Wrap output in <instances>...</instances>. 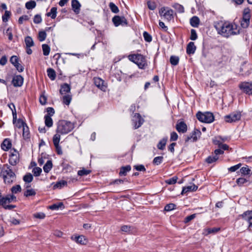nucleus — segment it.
<instances>
[{
	"instance_id": "44",
	"label": "nucleus",
	"mask_w": 252,
	"mask_h": 252,
	"mask_svg": "<svg viewBox=\"0 0 252 252\" xmlns=\"http://www.w3.org/2000/svg\"><path fill=\"white\" fill-rule=\"evenodd\" d=\"M25 6L28 9H32L35 7L36 2L34 1L31 0L26 2Z\"/></svg>"
},
{
	"instance_id": "5",
	"label": "nucleus",
	"mask_w": 252,
	"mask_h": 252,
	"mask_svg": "<svg viewBox=\"0 0 252 252\" xmlns=\"http://www.w3.org/2000/svg\"><path fill=\"white\" fill-rule=\"evenodd\" d=\"M196 117L200 122L205 123H211L214 121V115L210 112L204 113L198 112L196 114Z\"/></svg>"
},
{
	"instance_id": "29",
	"label": "nucleus",
	"mask_w": 252,
	"mask_h": 252,
	"mask_svg": "<svg viewBox=\"0 0 252 252\" xmlns=\"http://www.w3.org/2000/svg\"><path fill=\"white\" fill-rule=\"evenodd\" d=\"M57 8L55 7H52L50 12L47 13L46 15L48 17H51L52 19H55L57 16Z\"/></svg>"
},
{
	"instance_id": "18",
	"label": "nucleus",
	"mask_w": 252,
	"mask_h": 252,
	"mask_svg": "<svg viewBox=\"0 0 252 252\" xmlns=\"http://www.w3.org/2000/svg\"><path fill=\"white\" fill-rule=\"evenodd\" d=\"M196 47L194 42H190L187 47V53L189 55L193 54L195 52Z\"/></svg>"
},
{
	"instance_id": "41",
	"label": "nucleus",
	"mask_w": 252,
	"mask_h": 252,
	"mask_svg": "<svg viewBox=\"0 0 252 252\" xmlns=\"http://www.w3.org/2000/svg\"><path fill=\"white\" fill-rule=\"evenodd\" d=\"M173 7L176 10H177L178 11V12H179V13H183L184 12V7L179 4V3H174L173 5H172Z\"/></svg>"
},
{
	"instance_id": "56",
	"label": "nucleus",
	"mask_w": 252,
	"mask_h": 252,
	"mask_svg": "<svg viewBox=\"0 0 252 252\" xmlns=\"http://www.w3.org/2000/svg\"><path fill=\"white\" fill-rule=\"evenodd\" d=\"M242 164L241 163H239L238 164H236L234 166H231L228 168V170L230 172H233L236 171L237 170H238L239 168H240Z\"/></svg>"
},
{
	"instance_id": "55",
	"label": "nucleus",
	"mask_w": 252,
	"mask_h": 252,
	"mask_svg": "<svg viewBox=\"0 0 252 252\" xmlns=\"http://www.w3.org/2000/svg\"><path fill=\"white\" fill-rule=\"evenodd\" d=\"M41 172L42 169L40 167H34L32 169L33 175L36 177L39 176Z\"/></svg>"
},
{
	"instance_id": "7",
	"label": "nucleus",
	"mask_w": 252,
	"mask_h": 252,
	"mask_svg": "<svg viewBox=\"0 0 252 252\" xmlns=\"http://www.w3.org/2000/svg\"><path fill=\"white\" fill-rule=\"evenodd\" d=\"M239 89L244 93L252 95V81H244L239 85Z\"/></svg>"
},
{
	"instance_id": "26",
	"label": "nucleus",
	"mask_w": 252,
	"mask_h": 252,
	"mask_svg": "<svg viewBox=\"0 0 252 252\" xmlns=\"http://www.w3.org/2000/svg\"><path fill=\"white\" fill-rule=\"evenodd\" d=\"M48 76L51 80H54L56 78V72L55 70L51 68H48L47 70Z\"/></svg>"
},
{
	"instance_id": "57",
	"label": "nucleus",
	"mask_w": 252,
	"mask_h": 252,
	"mask_svg": "<svg viewBox=\"0 0 252 252\" xmlns=\"http://www.w3.org/2000/svg\"><path fill=\"white\" fill-rule=\"evenodd\" d=\"M71 98L69 95H65L63 96V102L67 105L70 103Z\"/></svg>"
},
{
	"instance_id": "16",
	"label": "nucleus",
	"mask_w": 252,
	"mask_h": 252,
	"mask_svg": "<svg viewBox=\"0 0 252 252\" xmlns=\"http://www.w3.org/2000/svg\"><path fill=\"white\" fill-rule=\"evenodd\" d=\"M176 128L179 132L184 133L187 131V126L184 122H180L176 124Z\"/></svg>"
},
{
	"instance_id": "37",
	"label": "nucleus",
	"mask_w": 252,
	"mask_h": 252,
	"mask_svg": "<svg viewBox=\"0 0 252 252\" xmlns=\"http://www.w3.org/2000/svg\"><path fill=\"white\" fill-rule=\"evenodd\" d=\"M240 172L244 175H250L251 174V170L248 168V166L242 167L240 169Z\"/></svg>"
},
{
	"instance_id": "24",
	"label": "nucleus",
	"mask_w": 252,
	"mask_h": 252,
	"mask_svg": "<svg viewBox=\"0 0 252 252\" xmlns=\"http://www.w3.org/2000/svg\"><path fill=\"white\" fill-rule=\"evenodd\" d=\"M131 170V167L130 165H126V166H123L121 168L119 175L120 176H126V173L129 172Z\"/></svg>"
},
{
	"instance_id": "8",
	"label": "nucleus",
	"mask_w": 252,
	"mask_h": 252,
	"mask_svg": "<svg viewBox=\"0 0 252 252\" xmlns=\"http://www.w3.org/2000/svg\"><path fill=\"white\" fill-rule=\"evenodd\" d=\"M241 117V114L240 112L236 111L225 116L224 117V120L226 122L233 123L240 120Z\"/></svg>"
},
{
	"instance_id": "39",
	"label": "nucleus",
	"mask_w": 252,
	"mask_h": 252,
	"mask_svg": "<svg viewBox=\"0 0 252 252\" xmlns=\"http://www.w3.org/2000/svg\"><path fill=\"white\" fill-rule=\"evenodd\" d=\"M23 180L25 183H30L33 180V176L31 173H27L23 177Z\"/></svg>"
},
{
	"instance_id": "13",
	"label": "nucleus",
	"mask_w": 252,
	"mask_h": 252,
	"mask_svg": "<svg viewBox=\"0 0 252 252\" xmlns=\"http://www.w3.org/2000/svg\"><path fill=\"white\" fill-rule=\"evenodd\" d=\"M249 223V226L252 227V211H248L239 216Z\"/></svg>"
},
{
	"instance_id": "30",
	"label": "nucleus",
	"mask_w": 252,
	"mask_h": 252,
	"mask_svg": "<svg viewBox=\"0 0 252 252\" xmlns=\"http://www.w3.org/2000/svg\"><path fill=\"white\" fill-rule=\"evenodd\" d=\"M67 185V182L66 181H63V180H61L60 181H59L58 182H57L53 186V189H57V188H59V189H61L63 187Z\"/></svg>"
},
{
	"instance_id": "54",
	"label": "nucleus",
	"mask_w": 252,
	"mask_h": 252,
	"mask_svg": "<svg viewBox=\"0 0 252 252\" xmlns=\"http://www.w3.org/2000/svg\"><path fill=\"white\" fill-rule=\"evenodd\" d=\"M178 178L177 177H173L171 178L167 179L165 181V183L168 185H173L177 182Z\"/></svg>"
},
{
	"instance_id": "20",
	"label": "nucleus",
	"mask_w": 252,
	"mask_h": 252,
	"mask_svg": "<svg viewBox=\"0 0 252 252\" xmlns=\"http://www.w3.org/2000/svg\"><path fill=\"white\" fill-rule=\"evenodd\" d=\"M11 147V143L8 139H5L1 144V149L5 151H8Z\"/></svg>"
},
{
	"instance_id": "23",
	"label": "nucleus",
	"mask_w": 252,
	"mask_h": 252,
	"mask_svg": "<svg viewBox=\"0 0 252 252\" xmlns=\"http://www.w3.org/2000/svg\"><path fill=\"white\" fill-rule=\"evenodd\" d=\"M8 105L9 108L12 111V115H13V123H14L17 119V113H16V111L15 105H14L13 103H10Z\"/></svg>"
},
{
	"instance_id": "35",
	"label": "nucleus",
	"mask_w": 252,
	"mask_h": 252,
	"mask_svg": "<svg viewBox=\"0 0 252 252\" xmlns=\"http://www.w3.org/2000/svg\"><path fill=\"white\" fill-rule=\"evenodd\" d=\"M25 42L26 45V47H31L34 45V42L32 39V37L29 36L26 37L25 39Z\"/></svg>"
},
{
	"instance_id": "2",
	"label": "nucleus",
	"mask_w": 252,
	"mask_h": 252,
	"mask_svg": "<svg viewBox=\"0 0 252 252\" xmlns=\"http://www.w3.org/2000/svg\"><path fill=\"white\" fill-rule=\"evenodd\" d=\"M0 176L2 177L5 184H11L15 180L16 175L12 171L9 165L4 164L2 167Z\"/></svg>"
},
{
	"instance_id": "60",
	"label": "nucleus",
	"mask_w": 252,
	"mask_h": 252,
	"mask_svg": "<svg viewBox=\"0 0 252 252\" xmlns=\"http://www.w3.org/2000/svg\"><path fill=\"white\" fill-rule=\"evenodd\" d=\"M21 191V188L20 185H16L13 186L11 188V191L13 193H17L18 192H20Z\"/></svg>"
},
{
	"instance_id": "19",
	"label": "nucleus",
	"mask_w": 252,
	"mask_h": 252,
	"mask_svg": "<svg viewBox=\"0 0 252 252\" xmlns=\"http://www.w3.org/2000/svg\"><path fill=\"white\" fill-rule=\"evenodd\" d=\"M198 187L194 184H192L190 186H189L186 187H184L182 191V194H183L186 192L189 191H193L197 190Z\"/></svg>"
},
{
	"instance_id": "32",
	"label": "nucleus",
	"mask_w": 252,
	"mask_h": 252,
	"mask_svg": "<svg viewBox=\"0 0 252 252\" xmlns=\"http://www.w3.org/2000/svg\"><path fill=\"white\" fill-rule=\"evenodd\" d=\"M52 168V162L51 160H48L43 166L44 171L48 173Z\"/></svg>"
},
{
	"instance_id": "1",
	"label": "nucleus",
	"mask_w": 252,
	"mask_h": 252,
	"mask_svg": "<svg viewBox=\"0 0 252 252\" xmlns=\"http://www.w3.org/2000/svg\"><path fill=\"white\" fill-rule=\"evenodd\" d=\"M215 28L219 34L226 38L240 33V29L237 25L227 22H218Z\"/></svg>"
},
{
	"instance_id": "36",
	"label": "nucleus",
	"mask_w": 252,
	"mask_h": 252,
	"mask_svg": "<svg viewBox=\"0 0 252 252\" xmlns=\"http://www.w3.org/2000/svg\"><path fill=\"white\" fill-rule=\"evenodd\" d=\"M14 124L15 125V126L18 128H23L27 124L24 122L21 119H19L18 120H16Z\"/></svg>"
},
{
	"instance_id": "14",
	"label": "nucleus",
	"mask_w": 252,
	"mask_h": 252,
	"mask_svg": "<svg viewBox=\"0 0 252 252\" xmlns=\"http://www.w3.org/2000/svg\"><path fill=\"white\" fill-rule=\"evenodd\" d=\"M19 154L15 151V153H11L9 158V163L11 165L14 166L19 162Z\"/></svg>"
},
{
	"instance_id": "15",
	"label": "nucleus",
	"mask_w": 252,
	"mask_h": 252,
	"mask_svg": "<svg viewBox=\"0 0 252 252\" xmlns=\"http://www.w3.org/2000/svg\"><path fill=\"white\" fill-rule=\"evenodd\" d=\"M12 84L15 87H21L23 83V78L21 75L15 76L12 79Z\"/></svg>"
},
{
	"instance_id": "33",
	"label": "nucleus",
	"mask_w": 252,
	"mask_h": 252,
	"mask_svg": "<svg viewBox=\"0 0 252 252\" xmlns=\"http://www.w3.org/2000/svg\"><path fill=\"white\" fill-rule=\"evenodd\" d=\"M45 125L50 127L53 125V120L50 116L46 115L44 117Z\"/></svg>"
},
{
	"instance_id": "34",
	"label": "nucleus",
	"mask_w": 252,
	"mask_h": 252,
	"mask_svg": "<svg viewBox=\"0 0 252 252\" xmlns=\"http://www.w3.org/2000/svg\"><path fill=\"white\" fill-rule=\"evenodd\" d=\"M219 159V157L217 156V155H212V156H210L209 157H208L206 159V161L208 163H212L215 161H216L218 159Z\"/></svg>"
},
{
	"instance_id": "10",
	"label": "nucleus",
	"mask_w": 252,
	"mask_h": 252,
	"mask_svg": "<svg viewBox=\"0 0 252 252\" xmlns=\"http://www.w3.org/2000/svg\"><path fill=\"white\" fill-rule=\"evenodd\" d=\"M112 22L116 27H118L120 25L126 26L127 25L126 19L124 17L119 16H115L112 18Z\"/></svg>"
},
{
	"instance_id": "63",
	"label": "nucleus",
	"mask_w": 252,
	"mask_h": 252,
	"mask_svg": "<svg viewBox=\"0 0 252 252\" xmlns=\"http://www.w3.org/2000/svg\"><path fill=\"white\" fill-rule=\"evenodd\" d=\"M42 21V18L40 15L36 14L34 16L33 18V22L35 24H39Z\"/></svg>"
},
{
	"instance_id": "27",
	"label": "nucleus",
	"mask_w": 252,
	"mask_h": 252,
	"mask_svg": "<svg viewBox=\"0 0 252 252\" xmlns=\"http://www.w3.org/2000/svg\"><path fill=\"white\" fill-rule=\"evenodd\" d=\"M220 230V228L214 227L209 228L204 230V234L206 235L211 233H216Z\"/></svg>"
},
{
	"instance_id": "43",
	"label": "nucleus",
	"mask_w": 252,
	"mask_h": 252,
	"mask_svg": "<svg viewBox=\"0 0 252 252\" xmlns=\"http://www.w3.org/2000/svg\"><path fill=\"white\" fill-rule=\"evenodd\" d=\"M61 134H60V133L57 132V133L54 135L53 138L54 145H57L59 144L61 139Z\"/></svg>"
},
{
	"instance_id": "53",
	"label": "nucleus",
	"mask_w": 252,
	"mask_h": 252,
	"mask_svg": "<svg viewBox=\"0 0 252 252\" xmlns=\"http://www.w3.org/2000/svg\"><path fill=\"white\" fill-rule=\"evenodd\" d=\"M163 157L159 156L154 158L153 163L156 165L160 164L163 160Z\"/></svg>"
},
{
	"instance_id": "11",
	"label": "nucleus",
	"mask_w": 252,
	"mask_h": 252,
	"mask_svg": "<svg viewBox=\"0 0 252 252\" xmlns=\"http://www.w3.org/2000/svg\"><path fill=\"white\" fill-rule=\"evenodd\" d=\"M93 80L96 87L103 92L106 91L107 85L104 80L99 77H94Z\"/></svg>"
},
{
	"instance_id": "21",
	"label": "nucleus",
	"mask_w": 252,
	"mask_h": 252,
	"mask_svg": "<svg viewBox=\"0 0 252 252\" xmlns=\"http://www.w3.org/2000/svg\"><path fill=\"white\" fill-rule=\"evenodd\" d=\"M74 240L77 243L82 245H86L87 243V240L86 237L83 235L76 236Z\"/></svg>"
},
{
	"instance_id": "4",
	"label": "nucleus",
	"mask_w": 252,
	"mask_h": 252,
	"mask_svg": "<svg viewBox=\"0 0 252 252\" xmlns=\"http://www.w3.org/2000/svg\"><path fill=\"white\" fill-rule=\"evenodd\" d=\"M74 124L67 121H59L58 124L56 132L61 134H66L74 128Z\"/></svg>"
},
{
	"instance_id": "58",
	"label": "nucleus",
	"mask_w": 252,
	"mask_h": 252,
	"mask_svg": "<svg viewBox=\"0 0 252 252\" xmlns=\"http://www.w3.org/2000/svg\"><path fill=\"white\" fill-rule=\"evenodd\" d=\"M90 170L83 169L78 171V175L80 176L87 175L90 173Z\"/></svg>"
},
{
	"instance_id": "46",
	"label": "nucleus",
	"mask_w": 252,
	"mask_h": 252,
	"mask_svg": "<svg viewBox=\"0 0 252 252\" xmlns=\"http://www.w3.org/2000/svg\"><path fill=\"white\" fill-rule=\"evenodd\" d=\"M133 227L130 225H123L121 227V230L125 232L131 233Z\"/></svg>"
},
{
	"instance_id": "50",
	"label": "nucleus",
	"mask_w": 252,
	"mask_h": 252,
	"mask_svg": "<svg viewBox=\"0 0 252 252\" xmlns=\"http://www.w3.org/2000/svg\"><path fill=\"white\" fill-rule=\"evenodd\" d=\"M11 12L10 11L5 10L4 15L2 17L3 22H7L9 18Z\"/></svg>"
},
{
	"instance_id": "48",
	"label": "nucleus",
	"mask_w": 252,
	"mask_h": 252,
	"mask_svg": "<svg viewBox=\"0 0 252 252\" xmlns=\"http://www.w3.org/2000/svg\"><path fill=\"white\" fill-rule=\"evenodd\" d=\"M35 194L36 192L35 190L33 189H27L24 192V195L26 196V197L33 196L35 195Z\"/></svg>"
},
{
	"instance_id": "52",
	"label": "nucleus",
	"mask_w": 252,
	"mask_h": 252,
	"mask_svg": "<svg viewBox=\"0 0 252 252\" xmlns=\"http://www.w3.org/2000/svg\"><path fill=\"white\" fill-rule=\"evenodd\" d=\"M176 206V205L175 204L170 203V204L166 205L165 206L164 210L166 211H170L174 210Z\"/></svg>"
},
{
	"instance_id": "12",
	"label": "nucleus",
	"mask_w": 252,
	"mask_h": 252,
	"mask_svg": "<svg viewBox=\"0 0 252 252\" xmlns=\"http://www.w3.org/2000/svg\"><path fill=\"white\" fill-rule=\"evenodd\" d=\"M200 131L197 129H195L190 135H189L187 137L186 139H185V142H195L197 141L198 138L200 136Z\"/></svg>"
},
{
	"instance_id": "9",
	"label": "nucleus",
	"mask_w": 252,
	"mask_h": 252,
	"mask_svg": "<svg viewBox=\"0 0 252 252\" xmlns=\"http://www.w3.org/2000/svg\"><path fill=\"white\" fill-rule=\"evenodd\" d=\"M132 122L134 129H137L142 126L144 120L139 113H135L132 117Z\"/></svg>"
},
{
	"instance_id": "38",
	"label": "nucleus",
	"mask_w": 252,
	"mask_h": 252,
	"mask_svg": "<svg viewBox=\"0 0 252 252\" xmlns=\"http://www.w3.org/2000/svg\"><path fill=\"white\" fill-rule=\"evenodd\" d=\"M42 48L43 50V54L44 56L49 55L50 52V47L46 44H42Z\"/></svg>"
},
{
	"instance_id": "49",
	"label": "nucleus",
	"mask_w": 252,
	"mask_h": 252,
	"mask_svg": "<svg viewBox=\"0 0 252 252\" xmlns=\"http://www.w3.org/2000/svg\"><path fill=\"white\" fill-rule=\"evenodd\" d=\"M46 33L44 31H40L38 33V39L40 41H44L46 38Z\"/></svg>"
},
{
	"instance_id": "22",
	"label": "nucleus",
	"mask_w": 252,
	"mask_h": 252,
	"mask_svg": "<svg viewBox=\"0 0 252 252\" xmlns=\"http://www.w3.org/2000/svg\"><path fill=\"white\" fill-rule=\"evenodd\" d=\"M70 91V86L67 83H64L61 85V88L60 90V93L61 94H64L66 93L69 92Z\"/></svg>"
},
{
	"instance_id": "40",
	"label": "nucleus",
	"mask_w": 252,
	"mask_h": 252,
	"mask_svg": "<svg viewBox=\"0 0 252 252\" xmlns=\"http://www.w3.org/2000/svg\"><path fill=\"white\" fill-rule=\"evenodd\" d=\"M109 6L112 12L114 13H118L119 12L118 6H116L113 2H110Z\"/></svg>"
},
{
	"instance_id": "31",
	"label": "nucleus",
	"mask_w": 252,
	"mask_h": 252,
	"mask_svg": "<svg viewBox=\"0 0 252 252\" xmlns=\"http://www.w3.org/2000/svg\"><path fill=\"white\" fill-rule=\"evenodd\" d=\"M64 206L62 202L54 204L49 206V208L52 210H58L59 208H64Z\"/></svg>"
},
{
	"instance_id": "64",
	"label": "nucleus",
	"mask_w": 252,
	"mask_h": 252,
	"mask_svg": "<svg viewBox=\"0 0 252 252\" xmlns=\"http://www.w3.org/2000/svg\"><path fill=\"white\" fill-rule=\"evenodd\" d=\"M33 217L37 219H43L45 217V215L42 212H39L34 214Z\"/></svg>"
},
{
	"instance_id": "62",
	"label": "nucleus",
	"mask_w": 252,
	"mask_h": 252,
	"mask_svg": "<svg viewBox=\"0 0 252 252\" xmlns=\"http://www.w3.org/2000/svg\"><path fill=\"white\" fill-rule=\"evenodd\" d=\"M190 39L192 40H195L197 38V35L196 32V31L194 29H191L190 31Z\"/></svg>"
},
{
	"instance_id": "47",
	"label": "nucleus",
	"mask_w": 252,
	"mask_h": 252,
	"mask_svg": "<svg viewBox=\"0 0 252 252\" xmlns=\"http://www.w3.org/2000/svg\"><path fill=\"white\" fill-rule=\"evenodd\" d=\"M179 59L177 56H172L170 59V62L171 64L176 65L179 63Z\"/></svg>"
},
{
	"instance_id": "3",
	"label": "nucleus",
	"mask_w": 252,
	"mask_h": 252,
	"mask_svg": "<svg viewBox=\"0 0 252 252\" xmlns=\"http://www.w3.org/2000/svg\"><path fill=\"white\" fill-rule=\"evenodd\" d=\"M128 59L136 64L140 69H144L148 65L145 57L141 54H131L128 56Z\"/></svg>"
},
{
	"instance_id": "61",
	"label": "nucleus",
	"mask_w": 252,
	"mask_h": 252,
	"mask_svg": "<svg viewBox=\"0 0 252 252\" xmlns=\"http://www.w3.org/2000/svg\"><path fill=\"white\" fill-rule=\"evenodd\" d=\"M147 5L148 8L152 10H155L156 8V4L153 1H148L147 2Z\"/></svg>"
},
{
	"instance_id": "59",
	"label": "nucleus",
	"mask_w": 252,
	"mask_h": 252,
	"mask_svg": "<svg viewBox=\"0 0 252 252\" xmlns=\"http://www.w3.org/2000/svg\"><path fill=\"white\" fill-rule=\"evenodd\" d=\"M10 62L14 65L19 62V58L17 56H12L10 59Z\"/></svg>"
},
{
	"instance_id": "28",
	"label": "nucleus",
	"mask_w": 252,
	"mask_h": 252,
	"mask_svg": "<svg viewBox=\"0 0 252 252\" xmlns=\"http://www.w3.org/2000/svg\"><path fill=\"white\" fill-rule=\"evenodd\" d=\"M190 24L193 27H197L199 24V19L196 16H193L190 20Z\"/></svg>"
},
{
	"instance_id": "6",
	"label": "nucleus",
	"mask_w": 252,
	"mask_h": 252,
	"mask_svg": "<svg viewBox=\"0 0 252 252\" xmlns=\"http://www.w3.org/2000/svg\"><path fill=\"white\" fill-rule=\"evenodd\" d=\"M159 14L160 17L170 21L173 19V11L168 7H162L159 10Z\"/></svg>"
},
{
	"instance_id": "17",
	"label": "nucleus",
	"mask_w": 252,
	"mask_h": 252,
	"mask_svg": "<svg viewBox=\"0 0 252 252\" xmlns=\"http://www.w3.org/2000/svg\"><path fill=\"white\" fill-rule=\"evenodd\" d=\"M71 6L73 10L76 13L80 12L81 4L77 0H71Z\"/></svg>"
},
{
	"instance_id": "42",
	"label": "nucleus",
	"mask_w": 252,
	"mask_h": 252,
	"mask_svg": "<svg viewBox=\"0 0 252 252\" xmlns=\"http://www.w3.org/2000/svg\"><path fill=\"white\" fill-rule=\"evenodd\" d=\"M249 181L244 178H239L236 180V183L239 186H242L248 183Z\"/></svg>"
},
{
	"instance_id": "51",
	"label": "nucleus",
	"mask_w": 252,
	"mask_h": 252,
	"mask_svg": "<svg viewBox=\"0 0 252 252\" xmlns=\"http://www.w3.org/2000/svg\"><path fill=\"white\" fill-rule=\"evenodd\" d=\"M143 37L144 40L147 42H150L152 40V36L147 32H143Z\"/></svg>"
},
{
	"instance_id": "25",
	"label": "nucleus",
	"mask_w": 252,
	"mask_h": 252,
	"mask_svg": "<svg viewBox=\"0 0 252 252\" xmlns=\"http://www.w3.org/2000/svg\"><path fill=\"white\" fill-rule=\"evenodd\" d=\"M167 140V138H163L161 140H160L158 144L157 147L159 150H163L166 145V142Z\"/></svg>"
},
{
	"instance_id": "45",
	"label": "nucleus",
	"mask_w": 252,
	"mask_h": 252,
	"mask_svg": "<svg viewBox=\"0 0 252 252\" xmlns=\"http://www.w3.org/2000/svg\"><path fill=\"white\" fill-rule=\"evenodd\" d=\"M30 134L29 128L26 125L23 128V136L25 139H27L29 138V136Z\"/></svg>"
}]
</instances>
